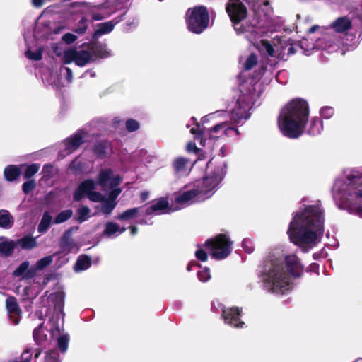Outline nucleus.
Segmentation results:
<instances>
[{"label": "nucleus", "mask_w": 362, "mask_h": 362, "mask_svg": "<svg viewBox=\"0 0 362 362\" xmlns=\"http://www.w3.org/2000/svg\"><path fill=\"white\" fill-rule=\"evenodd\" d=\"M324 209L320 202L303 206L293 213L288 234L292 243L306 252L315 247L324 233Z\"/></svg>", "instance_id": "nucleus-1"}, {"label": "nucleus", "mask_w": 362, "mask_h": 362, "mask_svg": "<svg viewBox=\"0 0 362 362\" xmlns=\"http://www.w3.org/2000/svg\"><path fill=\"white\" fill-rule=\"evenodd\" d=\"M294 277L300 276L303 272V265L295 254L286 255L284 259L272 257L269 259L261 274L264 288L269 293L284 295L291 291L292 286L290 277L284 271Z\"/></svg>", "instance_id": "nucleus-2"}, {"label": "nucleus", "mask_w": 362, "mask_h": 362, "mask_svg": "<svg viewBox=\"0 0 362 362\" xmlns=\"http://www.w3.org/2000/svg\"><path fill=\"white\" fill-rule=\"evenodd\" d=\"M332 194L339 208L362 217V168L344 170L336 180Z\"/></svg>", "instance_id": "nucleus-3"}, {"label": "nucleus", "mask_w": 362, "mask_h": 362, "mask_svg": "<svg viewBox=\"0 0 362 362\" xmlns=\"http://www.w3.org/2000/svg\"><path fill=\"white\" fill-rule=\"evenodd\" d=\"M226 11L233 23L234 29L238 34L244 33L245 37L253 44L259 51L269 57L279 58L281 54L284 47L281 45L271 44L268 40L257 39L261 34H265L267 31L273 30L271 25H267V30H259V28L248 26L245 28L240 22L246 17L247 11L245 6L240 0H229L226 6Z\"/></svg>", "instance_id": "nucleus-4"}, {"label": "nucleus", "mask_w": 362, "mask_h": 362, "mask_svg": "<svg viewBox=\"0 0 362 362\" xmlns=\"http://www.w3.org/2000/svg\"><path fill=\"white\" fill-rule=\"evenodd\" d=\"M309 115L306 100L296 98L291 100L281 110L278 118L281 133L290 139H297L304 132Z\"/></svg>", "instance_id": "nucleus-5"}, {"label": "nucleus", "mask_w": 362, "mask_h": 362, "mask_svg": "<svg viewBox=\"0 0 362 362\" xmlns=\"http://www.w3.org/2000/svg\"><path fill=\"white\" fill-rule=\"evenodd\" d=\"M351 26L352 22L348 16L337 18L331 23L328 28H322L318 25L312 26L309 29L310 34L317 30H319L321 34V36L315 40L314 48L327 50L329 52L337 51L341 45V42L339 40L334 41L328 33L329 30L332 29L337 33H346Z\"/></svg>", "instance_id": "nucleus-6"}, {"label": "nucleus", "mask_w": 362, "mask_h": 362, "mask_svg": "<svg viewBox=\"0 0 362 362\" xmlns=\"http://www.w3.org/2000/svg\"><path fill=\"white\" fill-rule=\"evenodd\" d=\"M194 126L190 129V132L194 135L195 139L200 140V144L204 146H211L213 140L221 138L223 136H230L233 134H238L237 129L229 125L228 122L225 121L214 125L211 128L206 129L197 122L195 117H192Z\"/></svg>", "instance_id": "nucleus-7"}, {"label": "nucleus", "mask_w": 362, "mask_h": 362, "mask_svg": "<svg viewBox=\"0 0 362 362\" xmlns=\"http://www.w3.org/2000/svg\"><path fill=\"white\" fill-rule=\"evenodd\" d=\"M226 164L221 163L202 180H197L193 182L204 201L212 197L219 188L221 182L226 175Z\"/></svg>", "instance_id": "nucleus-8"}, {"label": "nucleus", "mask_w": 362, "mask_h": 362, "mask_svg": "<svg viewBox=\"0 0 362 362\" xmlns=\"http://www.w3.org/2000/svg\"><path fill=\"white\" fill-rule=\"evenodd\" d=\"M240 91L241 94L231 111L230 122L235 124H242L250 117L249 110L251 109L252 105L259 97V93L250 88Z\"/></svg>", "instance_id": "nucleus-9"}, {"label": "nucleus", "mask_w": 362, "mask_h": 362, "mask_svg": "<svg viewBox=\"0 0 362 362\" xmlns=\"http://www.w3.org/2000/svg\"><path fill=\"white\" fill-rule=\"evenodd\" d=\"M186 22L189 31L197 34L202 33L209 23L206 8L199 6L189 8L186 13Z\"/></svg>", "instance_id": "nucleus-10"}, {"label": "nucleus", "mask_w": 362, "mask_h": 362, "mask_svg": "<svg viewBox=\"0 0 362 362\" xmlns=\"http://www.w3.org/2000/svg\"><path fill=\"white\" fill-rule=\"evenodd\" d=\"M212 257L216 259L226 258L232 250V242L226 235L220 234L206 243Z\"/></svg>", "instance_id": "nucleus-11"}, {"label": "nucleus", "mask_w": 362, "mask_h": 362, "mask_svg": "<svg viewBox=\"0 0 362 362\" xmlns=\"http://www.w3.org/2000/svg\"><path fill=\"white\" fill-rule=\"evenodd\" d=\"M203 201L204 199L197 191V188L194 187V185L192 183L187 185L186 189L176 197L172 205L173 210H180L192 204Z\"/></svg>", "instance_id": "nucleus-12"}, {"label": "nucleus", "mask_w": 362, "mask_h": 362, "mask_svg": "<svg viewBox=\"0 0 362 362\" xmlns=\"http://www.w3.org/2000/svg\"><path fill=\"white\" fill-rule=\"evenodd\" d=\"M113 171L112 169L101 170L98 176V185L101 187L109 186V192L107 199V212L113 210Z\"/></svg>", "instance_id": "nucleus-13"}, {"label": "nucleus", "mask_w": 362, "mask_h": 362, "mask_svg": "<svg viewBox=\"0 0 362 362\" xmlns=\"http://www.w3.org/2000/svg\"><path fill=\"white\" fill-rule=\"evenodd\" d=\"M90 52L86 50L69 49L64 52V62L69 64L74 62L78 66H84L90 60Z\"/></svg>", "instance_id": "nucleus-14"}, {"label": "nucleus", "mask_w": 362, "mask_h": 362, "mask_svg": "<svg viewBox=\"0 0 362 362\" xmlns=\"http://www.w3.org/2000/svg\"><path fill=\"white\" fill-rule=\"evenodd\" d=\"M6 308L10 320L13 325H18L21 319V309L14 296H8L6 299Z\"/></svg>", "instance_id": "nucleus-15"}, {"label": "nucleus", "mask_w": 362, "mask_h": 362, "mask_svg": "<svg viewBox=\"0 0 362 362\" xmlns=\"http://www.w3.org/2000/svg\"><path fill=\"white\" fill-rule=\"evenodd\" d=\"M240 310L238 308H223L222 316L225 323L236 328H242L245 325L244 322L240 320Z\"/></svg>", "instance_id": "nucleus-16"}, {"label": "nucleus", "mask_w": 362, "mask_h": 362, "mask_svg": "<svg viewBox=\"0 0 362 362\" xmlns=\"http://www.w3.org/2000/svg\"><path fill=\"white\" fill-rule=\"evenodd\" d=\"M95 188V182L92 179L85 180L77 187L73 194L75 202H79L86 195L88 196Z\"/></svg>", "instance_id": "nucleus-17"}, {"label": "nucleus", "mask_w": 362, "mask_h": 362, "mask_svg": "<svg viewBox=\"0 0 362 362\" xmlns=\"http://www.w3.org/2000/svg\"><path fill=\"white\" fill-rule=\"evenodd\" d=\"M144 214H161L168 213L170 209L168 208V202L165 198H161L153 202L148 207H144Z\"/></svg>", "instance_id": "nucleus-18"}, {"label": "nucleus", "mask_w": 362, "mask_h": 362, "mask_svg": "<svg viewBox=\"0 0 362 362\" xmlns=\"http://www.w3.org/2000/svg\"><path fill=\"white\" fill-rule=\"evenodd\" d=\"M78 229V226H73L66 230L59 240V247L64 252H70L76 246L71 238L72 233Z\"/></svg>", "instance_id": "nucleus-19"}, {"label": "nucleus", "mask_w": 362, "mask_h": 362, "mask_svg": "<svg viewBox=\"0 0 362 362\" xmlns=\"http://www.w3.org/2000/svg\"><path fill=\"white\" fill-rule=\"evenodd\" d=\"M193 165L191 160L182 157L177 158L173 161V168L178 176L188 175Z\"/></svg>", "instance_id": "nucleus-20"}, {"label": "nucleus", "mask_w": 362, "mask_h": 362, "mask_svg": "<svg viewBox=\"0 0 362 362\" xmlns=\"http://www.w3.org/2000/svg\"><path fill=\"white\" fill-rule=\"evenodd\" d=\"M14 277H21L22 279H31L35 276L33 267L30 268V262L24 261L13 272Z\"/></svg>", "instance_id": "nucleus-21"}, {"label": "nucleus", "mask_w": 362, "mask_h": 362, "mask_svg": "<svg viewBox=\"0 0 362 362\" xmlns=\"http://www.w3.org/2000/svg\"><path fill=\"white\" fill-rule=\"evenodd\" d=\"M47 329L45 327V322L40 323L34 329L33 337L36 344L41 347H45L47 341Z\"/></svg>", "instance_id": "nucleus-22"}, {"label": "nucleus", "mask_w": 362, "mask_h": 362, "mask_svg": "<svg viewBox=\"0 0 362 362\" xmlns=\"http://www.w3.org/2000/svg\"><path fill=\"white\" fill-rule=\"evenodd\" d=\"M130 6V0H115V25L122 20L127 13Z\"/></svg>", "instance_id": "nucleus-23"}, {"label": "nucleus", "mask_w": 362, "mask_h": 362, "mask_svg": "<svg viewBox=\"0 0 362 362\" xmlns=\"http://www.w3.org/2000/svg\"><path fill=\"white\" fill-rule=\"evenodd\" d=\"M144 215V208L139 207V208H132L128 210H126L121 214H119L117 217L118 220L122 221H132L136 218Z\"/></svg>", "instance_id": "nucleus-24"}, {"label": "nucleus", "mask_w": 362, "mask_h": 362, "mask_svg": "<svg viewBox=\"0 0 362 362\" xmlns=\"http://www.w3.org/2000/svg\"><path fill=\"white\" fill-rule=\"evenodd\" d=\"M21 174V165H8L4 170L5 179L7 181L13 182L16 180Z\"/></svg>", "instance_id": "nucleus-25"}, {"label": "nucleus", "mask_w": 362, "mask_h": 362, "mask_svg": "<svg viewBox=\"0 0 362 362\" xmlns=\"http://www.w3.org/2000/svg\"><path fill=\"white\" fill-rule=\"evenodd\" d=\"M113 30V21L98 24L97 28L92 35L93 41L97 40L101 35L110 33Z\"/></svg>", "instance_id": "nucleus-26"}, {"label": "nucleus", "mask_w": 362, "mask_h": 362, "mask_svg": "<svg viewBox=\"0 0 362 362\" xmlns=\"http://www.w3.org/2000/svg\"><path fill=\"white\" fill-rule=\"evenodd\" d=\"M14 223L13 217L7 210H0V228L9 229Z\"/></svg>", "instance_id": "nucleus-27"}, {"label": "nucleus", "mask_w": 362, "mask_h": 362, "mask_svg": "<svg viewBox=\"0 0 362 362\" xmlns=\"http://www.w3.org/2000/svg\"><path fill=\"white\" fill-rule=\"evenodd\" d=\"M64 297L65 294L63 291L53 293L49 296V298H51L52 300H53L54 310H59L63 315V310L64 307Z\"/></svg>", "instance_id": "nucleus-28"}, {"label": "nucleus", "mask_w": 362, "mask_h": 362, "mask_svg": "<svg viewBox=\"0 0 362 362\" xmlns=\"http://www.w3.org/2000/svg\"><path fill=\"white\" fill-rule=\"evenodd\" d=\"M16 247H17L16 241H2L0 243V255L6 257H11Z\"/></svg>", "instance_id": "nucleus-29"}, {"label": "nucleus", "mask_w": 362, "mask_h": 362, "mask_svg": "<svg viewBox=\"0 0 362 362\" xmlns=\"http://www.w3.org/2000/svg\"><path fill=\"white\" fill-rule=\"evenodd\" d=\"M91 266V258L86 255H80L74 267L76 272L84 271Z\"/></svg>", "instance_id": "nucleus-30"}, {"label": "nucleus", "mask_w": 362, "mask_h": 362, "mask_svg": "<svg viewBox=\"0 0 362 362\" xmlns=\"http://www.w3.org/2000/svg\"><path fill=\"white\" fill-rule=\"evenodd\" d=\"M88 48L90 52L96 57H105L107 56L105 47L97 40L93 41V40H91L89 42Z\"/></svg>", "instance_id": "nucleus-31"}, {"label": "nucleus", "mask_w": 362, "mask_h": 362, "mask_svg": "<svg viewBox=\"0 0 362 362\" xmlns=\"http://www.w3.org/2000/svg\"><path fill=\"white\" fill-rule=\"evenodd\" d=\"M16 243L17 246L20 245L22 249L28 250L35 247L37 245L35 238L31 235H25Z\"/></svg>", "instance_id": "nucleus-32"}, {"label": "nucleus", "mask_w": 362, "mask_h": 362, "mask_svg": "<svg viewBox=\"0 0 362 362\" xmlns=\"http://www.w3.org/2000/svg\"><path fill=\"white\" fill-rule=\"evenodd\" d=\"M83 143V138L81 134H76L66 140V147L69 150L77 149Z\"/></svg>", "instance_id": "nucleus-33"}, {"label": "nucleus", "mask_w": 362, "mask_h": 362, "mask_svg": "<svg viewBox=\"0 0 362 362\" xmlns=\"http://www.w3.org/2000/svg\"><path fill=\"white\" fill-rule=\"evenodd\" d=\"M323 129L322 120L318 117H313L310 122L308 133L310 135L315 136L320 134Z\"/></svg>", "instance_id": "nucleus-34"}, {"label": "nucleus", "mask_w": 362, "mask_h": 362, "mask_svg": "<svg viewBox=\"0 0 362 362\" xmlns=\"http://www.w3.org/2000/svg\"><path fill=\"white\" fill-rule=\"evenodd\" d=\"M53 261V256L52 255H48L45 256L39 260L37 261L35 266H33L34 272H35V276L37 275V272L38 271L43 270L45 268L48 267L52 264Z\"/></svg>", "instance_id": "nucleus-35"}, {"label": "nucleus", "mask_w": 362, "mask_h": 362, "mask_svg": "<svg viewBox=\"0 0 362 362\" xmlns=\"http://www.w3.org/2000/svg\"><path fill=\"white\" fill-rule=\"evenodd\" d=\"M23 167H26L24 173H23V177L24 179L28 180L30 179L33 176H34L40 169V164L38 163H33L31 165H27L25 164L21 165V169Z\"/></svg>", "instance_id": "nucleus-36"}, {"label": "nucleus", "mask_w": 362, "mask_h": 362, "mask_svg": "<svg viewBox=\"0 0 362 362\" xmlns=\"http://www.w3.org/2000/svg\"><path fill=\"white\" fill-rule=\"evenodd\" d=\"M52 217L49 214L48 211H45L43 214L42 218L40 220V222L38 225V232L45 233L46 232L50 226L52 222Z\"/></svg>", "instance_id": "nucleus-37"}, {"label": "nucleus", "mask_w": 362, "mask_h": 362, "mask_svg": "<svg viewBox=\"0 0 362 362\" xmlns=\"http://www.w3.org/2000/svg\"><path fill=\"white\" fill-rule=\"evenodd\" d=\"M70 341L69 335L64 334L60 335L57 339V347L61 353L64 354L66 352Z\"/></svg>", "instance_id": "nucleus-38"}, {"label": "nucleus", "mask_w": 362, "mask_h": 362, "mask_svg": "<svg viewBox=\"0 0 362 362\" xmlns=\"http://www.w3.org/2000/svg\"><path fill=\"white\" fill-rule=\"evenodd\" d=\"M73 215V211L71 209H66L59 212L55 218L54 219V223L55 224L62 223L67 220H69Z\"/></svg>", "instance_id": "nucleus-39"}, {"label": "nucleus", "mask_w": 362, "mask_h": 362, "mask_svg": "<svg viewBox=\"0 0 362 362\" xmlns=\"http://www.w3.org/2000/svg\"><path fill=\"white\" fill-rule=\"evenodd\" d=\"M90 212V210L88 206H83L80 207L77 210V215H78L77 221L79 223H83V222L86 221L89 217Z\"/></svg>", "instance_id": "nucleus-40"}, {"label": "nucleus", "mask_w": 362, "mask_h": 362, "mask_svg": "<svg viewBox=\"0 0 362 362\" xmlns=\"http://www.w3.org/2000/svg\"><path fill=\"white\" fill-rule=\"evenodd\" d=\"M88 20L86 17H82L81 19L76 24L74 31L79 35L85 33L88 28Z\"/></svg>", "instance_id": "nucleus-41"}, {"label": "nucleus", "mask_w": 362, "mask_h": 362, "mask_svg": "<svg viewBox=\"0 0 362 362\" xmlns=\"http://www.w3.org/2000/svg\"><path fill=\"white\" fill-rule=\"evenodd\" d=\"M33 354V349L31 348H28L23 351L19 361L13 360L10 362H32Z\"/></svg>", "instance_id": "nucleus-42"}, {"label": "nucleus", "mask_w": 362, "mask_h": 362, "mask_svg": "<svg viewBox=\"0 0 362 362\" xmlns=\"http://www.w3.org/2000/svg\"><path fill=\"white\" fill-rule=\"evenodd\" d=\"M257 62H258L257 56L255 54H250L244 64L245 69V70L252 69L255 65H257Z\"/></svg>", "instance_id": "nucleus-43"}, {"label": "nucleus", "mask_w": 362, "mask_h": 362, "mask_svg": "<svg viewBox=\"0 0 362 362\" xmlns=\"http://www.w3.org/2000/svg\"><path fill=\"white\" fill-rule=\"evenodd\" d=\"M35 187V181L34 180L28 179V180H27L23 184L22 190L25 194H28L30 193Z\"/></svg>", "instance_id": "nucleus-44"}, {"label": "nucleus", "mask_w": 362, "mask_h": 362, "mask_svg": "<svg viewBox=\"0 0 362 362\" xmlns=\"http://www.w3.org/2000/svg\"><path fill=\"white\" fill-rule=\"evenodd\" d=\"M45 362H60L59 360V354L55 350H49L46 352Z\"/></svg>", "instance_id": "nucleus-45"}, {"label": "nucleus", "mask_w": 362, "mask_h": 362, "mask_svg": "<svg viewBox=\"0 0 362 362\" xmlns=\"http://www.w3.org/2000/svg\"><path fill=\"white\" fill-rule=\"evenodd\" d=\"M25 56L30 59L40 61L42 58V51L41 49H39L35 52H32L28 49L25 52Z\"/></svg>", "instance_id": "nucleus-46"}, {"label": "nucleus", "mask_w": 362, "mask_h": 362, "mask_svg": "<svg viewBox=\"0 0 362 362\" xmlns=\"http://www.w3.org/2000/svg\"><path fill=\"white\" fill-rule=\"evenodd\" d=\"M320 115L326 119L331 118L334 113V108L330 106H325L321 108L320 111Z\"/></svg>", "instance_id": "nucleus-47"}, {"label": "nucleus", "mask_w": 362, "mask_h": 362, "mask_svg": "<svg viewBox=\"0 0 362 362\" xmlns=\"http://www.w3.org/2000/svg\"><path fill=\"white\" fill-rule=\"evenodd\" d=\"M140 125L138 121L129 119L126 122V128L127 131L132 132L139 129Z\"/></svg>", "instance_id": "nucleus-48"}, {"label": "nucleus", "mask_w": 362, "mask_h": 362, "mask_svg": "<svg viewBox=\"0 0 362 362\" xmlns=\"http://www.w3.org/2000/svg\"><path fill=\"white\" fill-rule=\"evenodd\" d=\"M199 279L202 282H206L211 279V274L209 268L205 267L197 274Z\"/></svg>", "instance_id": "nucleus-49"}, {"label": "nucleus", "mask_w": 362, "mask_h": 362, "mask_svg": "<svg viewBox=\"0 0 362 362\" xmlns=\"http://www.w3.org/2000/svg\"><path fill=\"white\" fill-rule=\"evenodd\" d=\"M50 322L52 323V325L50 327V334L51 337H54L55 335H58L60 334L61 329L57 320L54 321V320L52 319L50 320Z\"/></svg>", "instance_id": "nucleus-50"}, {"label": "nucleus", "mask_w": 362, "mask_h": 362, "mask_svg": "<svg viewBox=\"0 0 362 362\" xmlns=\"http://www.w3.org/2000/svg\"><path fill=\"white\" fill-rule=\"evenodd\" d=\"M87 197L90 201L95 202H100L104 199V197L102 195V194L94 190H92Z\"/></svg>", "instance_id": "nucleus-51"}, {"label": "nucleus", "mask_w": 362, "mask_h": 362, "mask_svg": "<svg viewBox=\"0 0 362 362\" xmlns=\"http://www.w3.org/2000/svg\"><path fill=\"white\" fill-rule=\"evenodd\" d=\"M243 247L245 250V251L247 253L252 252L254 250V243L252 240H251L249 238H245L243 240L242 243Z\"/></svg>", "instance_id": "nucleus-52"}, {"label": "nucleus", "mask_w": 362, "mask_h": 362, "mask_svg": "<svg viewBox=\"0 0 362 362\" xmlns=\"http://www.w3.org/2000/svg\"><path fill=\"white\" fill-rule=\"evenodd\" d=\"M93 151L98 157H102L105 153V146L101 143H98L94 146Z\"/></svg>", "instance_id": "nucleus-53"}, {"label": "nucleus", "mask_w": 362, "mask_h": 362, "mask_svg": "<svg viewBox=\"0 0 362 362\" xmlns=\"http://www.w3.org/2000/svg\"><path fill=\"white\" fill-rule=\"evenodd\" d=\"M62 40L68 45L74 43L76 40L77 37L71 33H67L62 36Z\"/></svg>", "instance_id": "nucleus-54"}, {"label": "nucleus", "mask_w": 362, "mask_h": 362, "mask_svg": "<svg viewBox=\"0 0 362 362\" xmlns=\"http://www.w3.org/2000/svg\"><path fill=\"white\" fill-rule=\"evenodd\" d=\"M195 256L198 259H199L202 262L206 261V259L208 258L207 253L202 248H199L196 251Z\"/></svg>", "instance_id": "nucleus-55"}, {"label": "nucleus", "mask_w": 362, "mask_h": 362, "mask_svg": "<svg viewBox=\"0 0 362 362\" xmlns=\"http://www.w3.org/2000/svg\"><path fill=\"white\" fill-rule=\"evenodd\" d=\"M122 178L118 175H115V199L122 192V189L117 187L119 185Z\"/></svg>", "instance_id": "nucleus-56"}, {"label": "nucleus", "mask_w": 362, "mask_h": 362, "mask_svg": "<svg viewBox=\"0 0 362 362\" xmlns=\"http://www.w3.org/2000/svg\"><path fill=\"white\" fill-rule=\"evenodd\" d=\"M103 234L107 236L113 235V221H109L105 226Z\"/></svg>", "instance_id": "nucleus-57"}, {"label": "nucleus", "mask_w": 362, "mask_h": 362, "mask_svg": "<svg viewBox=\"0 0 362 362\" xmlns=\"http://www.w3.org/2000/svg\"><path fill=\"white\" fill-rule=\"evenodd\" d=\"M221 113H223V114H226L224 112H214V113H212V114H210V115H208L206 116H204L202 118V125L207 122L208 121H209V119H214L215 118L216 116L221 115Z\"/></svg>", "instance_id": "nucleus-58"}, {"label": "nucleus", "mask_w": 362, "mask_h": 362, "mask_svg": "<svg viewBox=\"0 0 362 362\" xmlns=\"http://www.w3.org/2000/svg\"><path fill=\"white\" fill-rule=\"evenodd\" d=\"M52 165L46 164L43 166L42 171L45 173V177H50L52 176Z\"/></svg>", "instance_id": "nucleus-59"}, {"label": "nucleus", "mask_w": 362, "mask_h": 362, "mask_svg": "<svg viewBox=\"0 0 362 362\" xmlns=\"http://www.w3.org/2000/svg\"><path fill=\"white\" fill-rule=\"evenodd\" d=\"M33 6L36 8H40L44 4V0H32Z\"/></svg>", "instance_id": "nucleus-60"}, {"label": "nucleus", "mask_w": 362, "mask_h": 362, "mask_svg": "<svg viewBox=\"0 0 362 362\" xmlns=\"http://www.w3.org/2000/svg\"><path fill=\"white\" fill-rule=\"evenodd\" d=\"M65 70L66 71V78L68 81H71L72 78V71L69 67H65Z\"/></svg>", "instance_id": "nucleus-61"}, {"label": "nucleus", "mask_w": 362, "mask_h": 362, "mask_svg": "<svg viewBox=\"0 0 362 362\" xmlns=\"http://www.w3.org/2000/svg\"><path fill=\"white\" fill-rule=\"evenodd\" d=\"M125 228L124 227L119 228L117 224L115 223V235H117L121 234L123 231H124Z\"/></svg>", "instance_id": "nucleus-62"}, {"label": "nucleus", "mask_w": 362, "mask_h": 362, "mask_svg": "<svg viewBox=\"0 0 362 362\" xmlns=\"http://www.w3.org/2000/svg\"><path fill=\"white\" fill-rule=\"evenodd\" d=\"M42 349H43V347L40 346L39 348H37L35 349V355H34L35 359H37L39 358V356L42 354Z\"/></svg>", "instance_id": "nucleus-63"}, {"label": "nucleus", "mask_w": 362, "mask_h": 362, "mask_svg": "<svg viewBox=\"0 0 362 362\" xmlns=\"http://www.w3.org/2000/svg\"><path fill=\"white\" fill-rule=\"evenodd\" d=\"M196 148H196V146H195V145L194 144H191V143L188 144V145H187V150L189 151H194Z\"/></svg>", "instance_id": "nucleus-64"}]
</instances>
